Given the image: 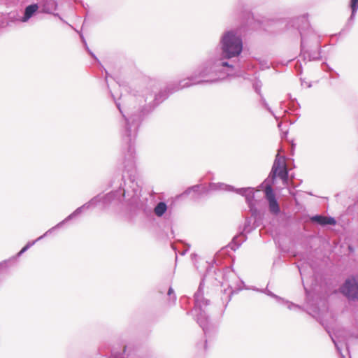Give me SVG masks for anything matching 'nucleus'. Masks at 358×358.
<instances>
[{"label":"nucleus","instance_id":"nucleus-1","mask_svg":"<svg viewBox=\"0 0 358 358\" xmlns=\"http://www.w3.org/2000/svg\"><path fill=\"white\" fill-rule=\"evenodd\" d=\"M178 85V81L169 83L164 90H160L157 94L145 92V98L138 96L136 99L145 105L128 108L123 110L121 103L116 101L111 93L115 105L122 115L120 123V135L122 138V152L124 155L122 164L124 169H132L134 166L135 159V141L137 137L138 128L143 117L151 113L158 105L166 100L171 94L176 92L173 88Z\"/></svg>","mask_w":358,"mask_h":358},{"label":"nucleus","instance_id":"nucleus-2","mask_svg":"<svg viewBox=\"0 0 358 358\" xmlns=\"http://www.w3.org/2000/svg\"><path fill=\"white\" fill-rule=\"evenodd\" d=\"M141 187L134 177L129 176L127 179L121 178L119 187L103 196H99V202L104 208L111 205L126 203V216L131 221L137 218L148 217L152 215V209L148 204V199L141 196Z\"/></svg>","mask_w":358,"mask_h":358},{"label":"nucleus","instance_id":"nucleus-3","mask_svg":"<svg viewBox=\"0 0 358 358\" xmlns=\"http://www.w3.org/2000/svg\"><path fill=\"white\" fill-rule=\"evenodd\" d=\"M227 62L222 61L217 56H212L203 62L192 74L178 81L173 90L179 91L193 85L214 83L231 75H238L229 67Z\"/></svg>","mask_w":358,"mask_h":358},{"label":"nucleus","instance_id":"nucleus-4","mask_svg":"<svg viewBox=\"0 0 358 358\" xmlns=\"http://www.w3.org/2000/svg\"><path fill=\"white\" fill-rule=\"evenodd\" d=\"M271 22L273 24H283L287 30L296 27L301 36V56L305 63L321 59L320 36L310 27L305 15L289 20H272Z\"/></svg>","mask_w":358,"mask_h":358},{"label":"nucleus","instance_id":"nucleus-5","mask_svg":"<svg viewBox=\"0 0 358 358\" xmlns=\"http://www.w3.org/2000/svg\"><path fill=\"white\" fill-rule=\"evenodd\" d=\"M218 47L220 53L217 56L222 61L227 62L230 65L231 69L239 75L241 65L238 57L243 48L241 35L234 29L224 31L220 37Z\"/></svg>","mask_w":358,"mask_h":358},{"label":"nucleus","instance_id":"nucleus-6","mask_svg":"<svg viewBox=\"0 0 358 358\" xmlns=\"http://www.w3.org/2000/svg\"><path fill=\"white\" fill-rule=\"evenodd\" d=\"M204 278H202L199 285L197 291L194 293V306L191 313L196 318V322L202 328L205 336L207 337L211 333L217 330V326L213 324L207 313L206 307L209 304V300L204 297Z\"/></svg>","mask_w":358,"mask_h":358},{"label":"nucleus","instance_id":"nucleus-7","mask_svg":"<svg viewBox=\"0 0 358 358\" xmlns=\"http://www.w3.org/2000/svg\"><path fill=\"white\" fill-rule=\"evenodd\" d=\"M278 176L283 181L288 180V171L285 164V159L277 154L268 177L265 180L266 184H274L276 177Z\"/></svg>","mask_w":358,"mask_h":358},{"label":"nucleus","instance_id":"nucleus-8","mask_svg":"<svg viewBox=\"0 0 358 358\" xmlns=\"http://www.w3.org/2000/svg\"><path fill=\"white\" fill-rule=\"evenodd\" d=\"M340 292L349 301L358 302V275L348 278L341 286Z\"/></svg>","mask_w":358,"mask_h":358},{"label":"nucleus","instance_id":"nucleus-9","mask_svg":"<svg viewBox=\"0 0 358 358\" xmlns=\"http://www.w3.org/2000/svg\"><path fill=\"white\" fill-rule=\"evenodd\" d=\"M99 201H100V199H99V196H94L88 202L84 203L83 206L76 208L72 213H71L69 215H68L64 220L59 222L57 224H56L55 227H52L51 229H48L44 234V236H48L52 231H54L56 229L62 227L66 222H67L68 221L72 220L73 218H74L76 216H78V215H80L84 209H89L91 206H95L99 203Z\"/></svg>","mask_w":358,"mask_h":358},{"label":"nucleus","instance_id":"nucleus-10","mask_svg":"<svg viewBox=\"0 0 358 358\" xmlns=\"http://www.w3.org/2000/svg\"><path fill=\"white\" fill-rule=\"evenodd\" d=\"M265 197L268 202V209L271 214L278 215L280 212L279 203L276 199L271 184H266L264 189Z\"/></svg>","mask_w":358,"mask_h":358},{"label":"nucleus","instance_id":"nucleus-11","mask_svg":"<svg viewBox=\"0 0 358 358\" xmlns=\"http://www.w3.org/2000/svg\"><path fill=\"white\" fill-rule=\"evenodd\" d=\"M238 281H239V280L232 271L225 272L223 275V282H222L221 285L222 287L227 286L230 289L228 296L229 301L231 299V294L234 293H237V292L239 290V289L236 286V282Z\"/></svg>","mask_w":358,"mask_h":358},{"label":"nucleus","instance_id":"nucleus-12","mask_svg":"<svg viewBox=\"0 0 358 358\" xmlns=\"http://www.w3.org/2000/svg\"><path fill=\"white\" fill-rule=\"evenodd\" d=\"M233 192H235L238 194H240L245 197V201L248 203L250 210L252 211V213L254 214L253 211V201L255 199V192L254 189L252 187H242V188H237L236 189L234 187V189Z\"/></svg>","mask_w":358,"mask_h":358},{"label":"nucleus","instance_id":"nucleus-13","mask_svg":"<svg viewBox=\"0 0 358 358\" xmlns=\"http://www.w3.org/2000/svg\"><path fill=\"white\" fill-rule=\"evenodd\" d=\"M57 0H42L39 3L41 12L48 14L53 13L57 8Z\"/></svg>","mask_w":358,"mask_h":358},{"label":"nucleus","instance_id":"nucleus-14","mask_svg":"<svg viewBox=\"0 0 358 358\" xmlns=\"http://www.w3.org/2000/svg\"><path fill=\"white\" fill-rule=\"evenodd\" d=\"M310 221L321 226H326L328 224L335 225L336 224V221L334 217H326L322 215H316L312 216L310 217Z\"/></svg>","mask_w":358,"mask_h":358},{"label":"nucleus","instance_id":"nucleus-15","mask_svg":"<svg viewBox=\"0 0 358 358\" xmlns=\"http://www.w3.org/2000/svg\"><path fill=\"white\" fill-rule=\"evenodd\" d=\"M39 8V5L38 3H32L25 7L24 15L20 18V22H28L37 12Z\"/></svg>","mask_w":358,"mask_h":358},{"label":"nucleus","instance_id":"nucleus-16","mask_svg":"<svg viewBox=\"0 0 358 358\" xmlns=\"http://www.w3.org/2000/svg\"><path fill=\"white\" fill-rule=\"evenodd\" d=\"M349 7L351 10V15L347 21L346 27L348 29H350L354 24L356 14L358 10V0H350Z\"/></svg>","mask_w":358,"mask_h":358},{"label":"nucleus","instance_id":"nucleus-17","mask_svg":"<svg viewBox=\"0 0 358 358\" xmlns=\"http://www.w3.org/2000/svg\"><path fill=\"white\" fill-rule=\"evenodd\" d=\"M201 185H195L192 187H188L186 190L184 191L182 193V195H189L192 192H193L194 194V199H197L200 198L203 194H206L208 192V189L206 188H203L201 190Z\"/></svg>","mask_w":358,"mask_h":358},{"label":"nucleus","instance_id":"nucleus-18","mask_svg":"<svg viewBox=\"0 0 358 358\" xmlns=\"http://www.w3.org/2000/svg\"><path fill=\"white\" fill-rule=\"evenodd\" d=\"M149 206L152 208V213H154L159 217H162L164 215V213L166 212L167 208H168L167 205L164 201H159V203H157V204L156 205V206L154 208L150 205H149ZM152 214L153 213H152V215L148 217V218L151 217L152 216ZM145 218L146 217L137 218L136 220H144Z\"/></svg>","mask_w":358,"mask_h":358},{"label":"nucleus","instance_id":"nucleus-19","mask_svg":"<svg viewBox=\"0 0 358 358\" xmlns=\"http://www.w3.org/2000/svg\"><path fill=\"white\" fill-rule=\"evenodd\" d=\"M246 236L241 233L240 235L235 236L232 241L229 244V247L234 251H236L243 242L246 241Z\"/></svg>","mask_w":358,"mask_h":358},{"label":"nucleus","instance_id":"nucleus-20","mask_svg":"<svg viewBox=\"0 0 358 358\" xmlns=\"http://www.w3.org/2000/svg\"><path fill=\"white\" fill-rule=\"evenodd\" d=\"M209 189H210V190H212V191L224 190V191L231 192V191H234V187L224 184V183H222V182H217V183L212 182L209 185Z\"/></svg>","mask_w":358,"mask_h":358},{"label":"nucleus","instance_id":"nucleus-21","mask_svg":"<svg viewBox=\"0 0 358 358\" xmlns=\"http://www.w3.org/2000/svg\"><path fill=\"white\" fill-rule=\"evenodd\" d=\"M46 236H44L42 235L40 237H38L37 239L31 241V242H28L26 245H24L22 249L21 250L17 253V257H20L21 256L24 252H25L30 247H31L32 245H34L37 241L43 239L44 237H45Z\"/></svg>","mask_w":358,"mask_h":358},{"label":"nucleus","instance_id":"nucleus-22","mask_svg":"<svg viewBox=\"0 0 358 358\" xmlns=\"http://www.w3.org/2000/svg\"><path fill=\"white\" fill-rule=\"evenodd\" d=\"M46 236H44L42 235L40 237H38L37 239L31 241V242H28L26 245H24L22 249L21 250L17 253V257H20L21 256L24 252H25L30 247H31L32 245H34L37 241L43 239L44 237H45Z\"/></svg>","mask_w":358,"mask_h":358},{"label":"nucleus","instance_id":"nucleus-23","mask_svg":"<svg viewBox=\"0 0 358 358\" xmlns=\"http://www.w3.org/2000/svg\"><path fill=\"white\" fill-rule=\"evenodd\" d=\"M261 292H264L266 294H267L268 296L275 299L277 301V302H278V303H281V301H284V299H282L280 296L275 294L274 293H273L272 292H271L270 290H268L266 288L264 289H262Z\"/></svg>","mask_w":358,"mask_h":358},{"label":"nucleus","instance_id":"nucleus-24","mask_svg":"<svg viewBox=\"0 0 358 358\" xmlns=\"http://www.w3.org/2000/svg\"><path fill=\"white\" fill-rule=\"evenodd\" d=\"M260 97H261V103L262 104V106L269 112L271 113L274 117L275 119H277V117L274 115V113L273 111L271 110V108H270V106H268V103L266 102V99H264V97L263 96V95H260Z\"/></svg>","mask_w":358,"mask_h":358},{"label":"nucleus","instance_id":"nucleus-25","mask_svg":"<svg viewBox=\"0 0 358 358\" xmlns=\"http://www.w3.org/2000/svg\"><path fill=\"white\" fill-rule=\"evenodd\" d=\"M80 36L81 38V40L83 41V43H84L85 46V48L86 50H87V52H89V54L94 58L96 60H98L97 57H96V55L89 49L88 46H87V42L85 41V38H84L83 35L82 33L80 34Z\"/></svg>","mask_w":358,"mask_h":358},{"label":"nucleus","instance_id":"nucleus-26","mask_svg":"<svg viewBox=\"0 0 358 358\" xmlns=\"http://www.w3.org/2000/svg\"><path fill=\"white\" fill-rule=\"evenodd\" d=\"M80 36L81 38V40L83 41V43H84L85 46V48L86 50H87V52H89V54L94 58L96 60H98L97 57H96V55L89 49L88 46H87V42L85 41V38H84L83 35L82 33L80 34Z\"/></svg>","mask_w":358,"mask_h":358},{"label":"nucleus","instance_id":"nucleus-27","mask_svg":"<svg viewBox=\"0 0 358 358\" xmlns=\"http://www.w3.org/2000/svg\"><path fill=\"white\" fill-rule=\"evenodd\" d=\"M262 83L260 80H256L253 84V87L255 89V91L260 95H262L261 93V88H262Z\"/></svg>","mask_w":358,"mask_h":358},{"label":"nucleus","instance_id":"nucleus-28","mask_svg":"<svg viewBox=\"0 0 358 358\" xmlns=\"http://www.w3.org/2000/svg\"><path fill=\"white\" fill-rule=\"evenodd\" d=\"M12 261L13 260H8L0 263V274L6 271V269L8 267V264Z\"/></svg>","mask_w":358,"mask_h":358},{"label":"nucleus","instance_id":"nucleus-29","mask_svg":"<svg viewBox=\"0 0 358 358\" xmlns=\"http://www.w3.org/2000/svg\"><path fill=\"white\" fill-rule=\"evenodd\" d=\"M251 224V220L250 218H246L244 224L243 231L247 233H250L251 231V229H250Z\"/></svg>","mask_w":358,"mask_h":358},{"label":"nucleus","instance_id":"nucleus-30","mask_svg":"<svg viewBox=\"0 0 358 358\" xmlns=\"http://www.w3.org/2000/svg\"><path fill=\"white\" fill-rule=\"evenodd\" d=\"M330 336H331V340H332L333 343H334V345H335V347H336V350H337L338 352L340 354L341 357V358H345V356L342 354V352H341V348H340V346H339L338 343V342L334 339V338L331 335H330Z\"/></svg>","mask_w":358,"mask_h":358},{"label":"nucleus","instance_id":"nucleus-31","mask_svg":"<svg viewBox=\"0 0 358 358\" xmlns=\"http://www.w3.org/2000/svg\"><path fill=\"white\" fill-rule=\"evenodd\" d=\"M168 295L171 297V299L172 300L173 303H175V302L176 301V296L174 294V291L171 287H170L168 290Z\"/></svg>","mask_w":358,"mask_h":358},{"label":"nucleus","instance_id":"nucleus-32","mask_svg":"<svg viewBox=\"0 0 358 358\" xmlns=\"http://www.w3.org/2000/svg\"><path fill=\"white\" fill-rule=\"evenodd\" d=\"M281 303H287V304H288L287 308H288L289 310H292V309H293L294 308H300V306H299L296 305V304H294V303H291V302H289V301H285V300H284V301H281Z\"/></svg>","mask_w":358,"mask_h":358},{"label":"nucleus","instance_id":"nucleus-33","mask_svg":"<svg viewBox=\"0 0 358 358\" xmlns=\"http://www.w3.org/2000/svg\"><path fill=\"white\" fill-rule=\"evenodd\" d=\"M297 73L301 75L302 73V65L301 62H297L295 66Z\"/></svg>","mask_w":358,"mask_h":358},{"label":"nucleus","instance_id":"nucleus-34","mask_svg":"<svg viewBox=\"0 0 358 358\" xmlns=\"http://www.w3.org/2000/svg\"><path fill=\"white\" fill-rule=\"evenodd\" d=\"M243 9V4L241 2H239L236 6L234 12L239 13L241 12Z\"/></svg>","mask_w":358,"mask_h":358},{"label":"nucleus","instance_id":"nucleus-35","mask_svg":"<svg viewBox=\"0 0 358 358\" xmlns=\"http://www.w3.org/2000/svg\"><path fill=\"white\" fill-rule=\"evenodd\" d=\"M189 248H190V245H187V248L180 253V255H182V256L185 255L189 251Z\"/></svg>","mask_w":358,"mask_h":358},{"label":"nucleus","instance_id":"nucleus-36","mask_svg":"<svg viewBox=\"0 0 358 358\" xmlns=\"http://www.w3.org/2000/svg\"><path fill=\"white\" fill-rule=\"evenodd\" d=\"M197 257L196 254H192L191 255V257H192V259L193 260L194 258H196Z\"/></svg>","mask_w":358,"mask_h":358},{"label":"nucleus","instance_id":"nucleus-37","mask_svg":"<svg viewBox=\"0 0 358 358\" xmlns=\"http://www.w3.org/2000/svg\"><path fill=\"white\" fill-rule=\"evenodd\" d=\"M206 343H207V340L206 339L205 340V343H204V349L205 350L206 349Z\"/></svg>","mask_w":358,"mask_h":358},{"label":"nucleus","instance_id":"nucleus-38","mask_svg":"<svg viewBox=\"0 0 358 358\" xmlns=\"http://www.w3.org/2000/svg\"><path fill=\"white\" fill-rule=\"evenodd\" d=\"M299 271L300 272L301 275L302 276L303 274H302L301 268L299 266Z\"/></svg>","mask_w":358,"mask_h":358},{"label":"nucleus","instance_id":"nucleus-39","mask_svg":"<svg viewBox=\"0 0 358 358\" xmlns=\"http://www.w3.org/2000/svg\"><path fill=\"white\" fill-rule=\"evenodd\" d=\"M172 248H173V250L174 251H176V247H175L173 245H172Z\"/></svg>","mask_w":358,"mask_h":358},{"label":"nucleus","instance_id":"nucleus-40","mask_svg":"<svg viewBox=\"0 0 358 358\" xmlns=\"http://www.w3.org/2000/svg\"><path fill=\"white\" fill-rule=\"evenodd\" d=\"M171 234L174 236V231L173 229H171Z\"/></svg>","mask_w":358,"mask_h":358},{"label":"nucleus","instance_id":"nucleus-41","mask_svg":"<svg viewBox=\"0 0 358 358\" xmlns=\"http://www.w3.org/2000/svg\"><path fill=\"white\" fill-rule=\"evenodd\" d=\"M208 268H210V266H208ZM209 272H210V269H209V268H208V269H207V273L208 274V273H209Z\"/></svg>","mask_w":358,"mask_h":358},{"label":"nucleus","instance_id":"nucleus-42","mask_svg":"<svg viewBox=\"0 0 358 358\" xmlns=\"http://www.w3.org/2000/svg\"><path fill=\"white\" fill-rule=\"evenodd\" d=\"M106 80H107V78H108V73H107V71H106Z\"/></svg>","mask_w":358,"mask_h":358},{"label":"nucleus","instance_id":"nucleus-43","mask_svg":"<svg viewBox=\"0 0 358 358\" xmlns=\"http://www.w3.org/2000/svg\"><path fill=\"white\" fill-rule=\"evenodd\" d=\"M54 15H56V16H59L58 13H56V14H54Z\"/></svg>","mask_w":358,"mask_h":358}]
</instances>
